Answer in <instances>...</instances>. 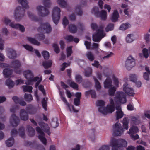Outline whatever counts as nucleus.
<instances>
[{
  "label": "nucleus",
  "instance_id": "nucleus-1",
  "mask_svg": "<svg viewBox=\"0 0 150 150\" xmlns=\"http://www.w3.org/2000/svg\"><path fill=\"white\" fill-rule=\"evenodd\" d=\"M109 104L107 105V107L105 106V102L102 100H98L96 103V105L98 107V111L99 112L104 115L108 113H112L115 110V104L113 99L110 98Z\"/></svg>",
  "mask_w": 150,
  "mask_h": 150
},
{
  "label": "nucleus",
  "instance_id": "nucleus-2",
  "mask_svg": "<svg viewBox=\"0 0 150 150\" xmlns=\"http://www.w3.org/2000/svg\"><path fill=\"white\" fill-rule=\"evenodd\" d=\"M38 124L40 127H37L36 130L39 134V139L43 144L46 145L47 140L45 137V134L43 131L50 135V127L47 124L45 123L42 122H39Z\"/></svg>",
  "mask_w": 150,
  "mask_h": 150
},
{
  "label": "nucleus",
  "instance_id": "nucleus-3",
  "mask_svg": "<svg viewBox=\"0 0 150 150\" xmlns=\"http://www.w3.org/2000/svg\"><path fill=\"white\" fill-rule=\"evenodd\" d=\"M91 26L93 30L96 31V33L93 36V40L96 42H99L101 39L105 36V34L104 31V25L102 24L98 27L97 24L95 23H92L91 25Z\"/></svg>",
  "mask_w": 150,
  "mask_h": 150
},
{
  "label": "nucleus",
  "instance_id": "nucleus-4",
  "mask_svg": "<svg viewBox=\"0 0 150 150\" xmlns=\"http://www.w3.org/2000/svg\"><path fill=\"white\" fill-rule=\"evenodd\" d=\"M24 77L28 80V81L25 82L27 85H31L32 83L37 81L35 86L37 87L41 81V79L38 77H34L33 74L30 70L24 71L23 73Z\"/></svg>",
  "mask_w": 150,
  "mask_h": 150
},
{
  "label": "nucleus",
  "instance_id": "nucleus-5",
  "mask_svg": "<svg viewBox=\"0 0 150 150\" xmlns=\"http://www.w3.org/2000/svg\"><path fill=\"white\" fill-rule=\"evenodd\" d=\"M110 145L112 147V150H123L122 146H127V142L122 139L112 138L110 140Z\"/></svg>",
  "mask_w": 150,
  "mask_h": 150
},
{
  "label": "nucleus",
  "instance_id": "nucleus-6",
  "mask_svg": "<svg viewBox=\"0 0 150 150\" xmlns=\"http://www.w3.org/2000/svg\"><path fill=\"white\" fill-rule=\"evenodd\" d=\"M38 32L42 33H49L52 31L50 25L48 23L41 24L38 29ZM36 38L39 40H42L45 38V36L42 33L36 35Z\"/></svg>",
  "mask_w": 150,
  "mask_h": 150
},
{
  "label": "nucleus",
  "instance_id": "nucleus-7",
  "mask_svg": "<svg viewBox=\"0 0 150 150\" xmlns=\"http://www.w3.org/2000/svg\"><path fill=\"white\" fill-rule=\"evenodd\" d=\"M26 109L28 111V112L24 109H22L20 110L19 117L21 120H27L29 118L28 113L33 114H35L36 111V109L31 105H28L26 107Z\"/></svg>",
  "mask_w": 150,
  "mask_h": 150
},
{
  "label": "nucleus",
  "instance_id": "nucleus-8",
  "mask_svg": "<svg viewBox=\"0 0 150 150\" xmlns=\"http://www.w3.org/2000/svg\"><path fill=\"white\" fill-rule=\"evenodd\" d=\"M3 22L6 25H9L11 27L15 29H19L23 32L25 31V28L23 26L19 24L15 23L13 22H11V20L7 17H5L3 20Z\"/></svg>",
  "mask_w": 150,
  "mask_h": 150
},
{
  "label": "nucleus",
  "instance_id": "nucleus-9",
  "mask_svg": "<svg viewBox=\"0 0 150 150\" xmlns=\"http://www.w3.org/2000/svg\"><path fill=\"white\" fill-rule=\"evenodd\" d=\"M61 11L59 8L57 6L53 8L52 12V18L54 22L57 24L60 17V13Z\"/></svg>",
  "mask_w": 150,
  "mask_h": 150
},
{
  "label": "nucleus",
  "instance_id": "nucleus-10",
  "mask_svg": "<svg viewBox=\"0 0 150 150\" xmlns=\"http://www.w3.org/2000/svg\"><path fill=\"white\" fill-rule=\"evenodd\" d=\"M114 100L116 103L118 104L120 103H125L126 102L125 95L122 92H117L115 95Z\"/></svg>",
  "mask_w": 150,
  "mask_h": 150
},
{
  "label": "nucleus",
  "instance_id": "nucleus-11",
  "mask_svg": "<svg viewBox=\"0 0 150 150\" xmlns=\"http://www.w3.org/2000/svg\"><path fill=\"white\" fill-rule=\"evenodd\" d=\"M25 13L24 10L22 9L20 7H18L14 13L16 20L18 21H20L24 16Z\"/></svg>",
  "mask_w": 150,
  "mask_h": 150
},
{
  "label": "nucleus",
  "instance_id": "nucleus-12",
  "mask_svg": "<svg viewBox=\"0 0 150 150\" xmlns=\"http://www.w3.org/2000/svg\"><path fill=\"white\" fill-rule=\"evenodd\" d=\"M45 7L42 6H38L36 8L38 15L41 17H45L48 16L50 13L49 10Z\"/></svg>",
  "mask_w": 150,
  "mask_h": 150
},
{
  "label": "nucleus",
  "instance_id": "nucleus-13",
  "mask_svg": "<svg viewBox=\"0 0 150 150\" xmlns=\"http://www.w3.org/2000/svg\"><path fill=\"white\" fill-rule=\"evenodd\" d=\"M21 66L20 62L16 60L13 61L11 65V67L13 68L14 71L18 74H20L21 72V70L20 68Z\"/></svg>",
  "mask_w": 150,
  "mask_h": 150
},
{
  "label": "nucleus",
  "instance_id": "nucleus-14",
  "mask_svg": "<svg viewBox=\"0 0 150 150\" xmlns=\"http://www.w3.org/2000/svg\"><path fill=\"white\" fill-rule=\"evenodd\" d=\"M123 132L121 125L118 122L115 123L113 128V134L116 136H120Z\"/></svg>",
  "mask_w": 150,
  "mask_h": 150
},
{
  "label": "nucleus",
  "instance_id": "nucleus-15",
  "mask_svg": "<svg viewBox=\"0 0 150 150\" xmlns=\"http://www.w3.org/2000/svg\"><path fill=\"white\" fill-rule=\"evenodd\" d=\"M134 59L131 57H129L125 62V67L127 70H130L135 65Z\"/></svg>",
  "mask_w": 150,
  "mask_h": 150
},
{
  "label": "nucleus",
  "instance_id": "nucleus-16",
  "mask_svg": "<svg viewBox=\"0 0 150 150\" xmlns=\"http://www.w3.org/2000/svg\"><path fill=\"white\" fill-rule=\"evenodd\" d=\"M19 121L20 119L19 117L15 114H13L11 116L10 119V122L13 126H17L18 125Z\"/></svg>",
  "mask_w": 150,
  "mask_h": 150
},
{
  "label": "nucleus",
  "instance_id": "nucleus-17",
  "mask_svg": "<svg viewBox=\"0 0 150 150\" xmlns=\"http://www.w3.org/2000/svg\"><path fill=\"white\" fill-rule=\"evenodd\" d=\"M123 88L124 91L127 95L130 96H133L134 94L133 90L131 88L129 87L128 84L125 83L123 85Z\"/></svg>",
  "mask_w": 150,
  "mask_h": 150
},
{
  "label": "nucleus",
  "instance_id": "nucleus-18",
  "mask_svg": "<svg viewBox=\"0 0 150 150\" xmlns=\"http://www.w3.org/2000/svg\"><path fill=\"white\" fill-rule=\"evenodd\" d=\"M60 95L62 100L66 104V105H67L70 111H71L72 109L74 112H78V110L75 109L73 106L71 105H69V103L67 102L65 98L63 96L62 93H60Z\"/></svg>",
  "mask_w": 150,
  "mask_h": 150
},
{
  "label": "nucleus",
  "instance_id": "nucleus-19",
  "mask_svg": "<svg viewBox=\"0 0 150 150\" xmlns=\"http://www.w3.org/2000/svg\"><path fill=\"white\" fill-rule=\"evenodd\" d=\"M116 108L117 110L116 112L117 119H118L122 118L124 115V114L121 110L120 106L119 105L116 106Z\"/></svg>",
  "mask_w": 150,
  "mask_h": 150
},
{
  "label": "nucleus",
  "instance_id": "nucleus-20",
  "mask_svg": "<svg viewBox=\"0 0 150 150\" xmlns=\"http://www.w3.org/2000/svg\"><path fill=\"white\" fill-rule=\"evenodd\" d=\"M130 122L132 124L137 125L140 123V120L138 117L131 116L130 117Z\"/></svg>",
  "mask_w": 150,
  "mask_h": 150
},
{
  "label": "nucleus",
  "instance_id": "nucleus-21",
  "mask_svg": "<svg viewBox=\"0 0 150 150\" xmlns=\"http://www.w3.org/2000/svg\"><path fill=\"white\" fill-rule=\"evenodd\" d=\"M64 38L68 42L74 41L76 43H77L79 41V39L76 38H74L72 35H67Z\"/></svg>",
  "mask_w": 150,
  "mask_h": 150
},
{
  "label": "nucleus",
  "instance_id": "nucleus-22",
  "mask_svg": "<svg viewBox=\"0 0 150 150\" xmlns=\"http://www.w3.org/2000/svg\"><path fill=\"white\" fill-rule=\"evenodd\" d=\"M7 55L8 57L11 59H13L17 56L15 51L12 49H9L8 50Z\"/></svg>",
  "mask_w": 150,
  "mask_h": 150
},
{
  "label": "nucleus",
  "instance_id": "nucleus-23",
  "mask_svg": "<svg viewBox=\"0 0 150 150\" xmlns=\"http://www.w3.org/2000/svg\"><path fill=\"white\" fill-rule=\"evenodd\" d=\"M138 132L139 129L138 127L135 126H132L130 127L129 131L127 132V133L130 135L137 133Z\"/></svg>",
  "mask_w": 150,
  "mask_h": 150
},
{
  "label": "nucleus",
  "instance_id": "nucleus-24",
  "mask_svg": "<svg viewBox=\"0 0 150 150\" xmlns=\"http://www.w3.org/2000/svg\"><path fill=\"white\" fill-rule=\"evenodd\" d=\"M18 2L21 5L23 8L27 9L29 8L28 2L27 0H17Z\"/></svg>",
  "mask_w": 150,
  "mask_h": 150
},
{
  "label": "nucleus",
  "instance_id": "nucleus-25",
  "mask_svg": "<svg viewBox=\"0 0 150 150\" xmlns=\"http://www.w3.org/2000/svg\"><path fill=\"white\" fill-rule=\"evenodd\" d=\"M107 16V12L104 10H102L99 13V15L97 17H99L102 20H106Z\"/></svg>",
  "mask_w": 150,
  "mask_h": 150
},
{
  "label": "nucleus",
  "instance_id": "nucleus-26",
  "mask_svg": "<svg viewBox=\"0 0 150 150\" xmlns=\"http://www.w3.org/2000/svg\"><path fill=\"white\" fill-rule=\"evenodd\" d=\"M112 80L109 78L107 79L104 82V87L106 88H109L112 86Z\"/></svg>",
  "mask_w": 150,
  "mask_h": 150
},
{
  "label": "nucleus",
  "instance_id": "nucleus-27",
  "mask_svg": "<svg viewBox=\"0 0 150 150\" xmlns=\"http://www.w3.org/2000/svg\"><path fill=\"white\" fill-rule=\"evenodd\" d=\"M129 122V120L127 118H124L122 121L123 124V127L124 129L126 130L128 129V124Z\"/></svg>",
  "mask_w": 150,
  "mask_h": 150
},
{
  "label": "nucleus",
  "instance_id": "nucleus-28",
  "mask_svg": "<svg viewBox=\"0 0 150 150\" xmlns=\"http://www.w3.org/2000/svg\"><path fill=\"white\" fill-rule=\"evenodd\" d=\"M119 16V14L118 11L115 10L111 18V19L113 22H115L117 21Z\"/></svg>",
  "mask_w": 150,
  "mask_h": 150
},
{
  "label": "nucleus",
  "instance_id": "nucleus-29",
  "mask_svg": "<svg viewBox=\"0 0 150 150\" xmlns=\"http://www.w3.org/2000/svg\"><path fill=\"white\" fill-rule=\"evenodd\" d=\"M125 40L127 43H131L134 40V38L133 35L128 34L126 37Z\"/></svg>",
  "mask_w": 150,
  "mask_h": 150
},
{
  "label": "nucleus",
  "instance_id": "nucleus-30",
  "mask_svg": "<svg viewBox=\"0 0 150 150\" xmlns=\"http://www.w3.org/2000/svg\"><path fill=\"white\" fill-rule=\"evenodd\" d=\"M13 72L12 69L9 68H5L3 71V73L5 77H7L11 75Z\"/></svg>",
  "mask_w": 150,
  "mask_h": 150
},
{
  "label": "nucleus",
  "instance_id": "nucleus-31",
  "mask_svg": "<svg viewBox=\"0 0 150 150\" xmlns=\"http://www.w3.org/2000/svg\"><path fill=\"white\" fill-rule=\"evenodd\" d=\"M52 63V60H49L43 62L42 63V65L45 68L47 69L51 66Z\"/></svg>",
  "mask_w": 150,
  "mask_h": 150
},
{
  "label": "nucleus",
  "instance_id": "nucleus-32",
  "mask_svg": "<svg viewBox=\"0 0 150 150\" xmlns=\"http://www.w3.org/2000/svg\"><path fill=\"white\" fill-rule=\"evenodd\" d=\"M27 128L29 135L30 136H33L35 135V133L34 129L29 125L27 126Z\"/></svg>",
  "mask_w": 150,
  "mask_h": 150
},
{
  "label": "nucleus",
  "instance_id": "nucleus-33",
  "mask_svg": "<svg viewBox=\"0 0 150 150\" xmlns=\"http://www.w3.org/2000/svg\"><path fill=\"white\" fill-rule=\"evenodd\" d=\"M86 55L88 59L91 61H92L95 59L94 55L93 53L91 51L87 52Z\"/></svg>",
  "mask_w": 150,
  "mask_h": 150
},
{
  "label": "nucleus",
  "instance_id": "nucleus-34",
  "mask_svg": "<svg viewBox=\"0 0 150 150\" xmlns=\"http://www.w3.org/2000/svg\"><path fill=\"white\" fill-rule=\"evenodd\" d=\"M27 14L29 17L33 21H38V17L34 15L33 13L30 11L27 12Z\"/></svg>",
  "mask_w": 150,
  "mask_h": 150
},
{
  "label": "nucleus",
  "instance_id": "nucleus-35",
  "mask_svg": "<svg viewBox=\"0 0 150 150\" xmlns=\"http://www.w3.org/2000/svg\"><path fill=\"white\" fill-rule=\"evenodd\" d=\"M14 141L13 137H11L6 141V143L8 147H11L13 144Z\"/></svg>",
  "mask_w": 150,
  "mask_h": 150
},
{
  "label": "nucleus",
  "instance_id": "nucleus-36",
  "mask_svg": "<svg viewBox=\"0 0 150 150\" xmlns=\"http://www.w3.org/2000/svg\"><path fill=\"white\" fill-rule=\"evenodd\" d=\"M67 83L69 86L73 88L78 90V85L74 81H72L71 80H68L67 81Z\"/></svg>",
  "mask_w": 150,
  "mask_h": 150
},
{
  "label": "nucleus",
  "instance_id": "nucleus-37",
  "mask_svg": "<svg viewBox=\"0 0 150 150\" xmlns=\"http://www.w3.org/2000/svg\"><path fill=\"white\" fill-rule=\"evenodd\" d=\"M58 4L62 7L65 8L67 7V4L64 0H57Z\"/></svg>",
  "mask_w": 150,
  "mask_h": 150
},
{
  "label": "nucleus",
  "instance_id": "nucleus-38",
  "mask_svg": "<svg viewBox=\"0 0 150 150\" xmlns=\"http://www.w3.org/2000/svg\"><path fill=\"white\" fill-rule=\"evenodd\" d=\"M131 27V25L128 23H126L122 24L121 25L119 28L120 30H124Z\"/></svg>",
  "mask_w": 150,
  "mask_h": 150
},
{
  "label": "nucleus",
  "instance_id": "nucleus-39",
  "mask_svg": "<svg viewBox=\"0 0 150 150\" xmlns=\"http://www.w3.org/2000/svg\"><path fill=\"white\" fill-rule=\"evenodd\" d=\"M75 12L78 15L81 16L83 12L81 9V6L79 5L77 6L75 8Z\"/></svg>",
  "mask_w": 150,
  "mask_h": 150
},
{
  "label": "nucleus",
  "instance_id": "nucleus-40",
  "mask_svg": "<svg viewBox=\"0 0 150 150\" xmlns=\"http://www.w3.org/2000/svg\"><path fill=\"white\" fill-rule=\"evenodd\" d=\"M85 76L86 77H89L91 76L92 73V69L90 67H87L85 70Z\"/></svg>",
  "mask_w": 150,
  "mask_h": 150
},
{
  "label": "nucleus",
  "instance_id": "nucleus-41",
  "mask_svg": "<svg viewBox=\"0 0 150 150\" xmlns=\"http://www.w3.org/2000/svg\"><path fill=\"white\" fill-rule=\"evenodd\" d=\"M18 134L22 138H24L25 136V129L23 127H20L19 129Z\"/></svg>",
  "mask_w": 150,
  "mask_h": 150
},
{
  "label": "nucleus",
  "instance_id": "nucleus-42",
  "mask_svg": "<svg viewBox=\"0 0 150 150\" xmlns=\"http://www.w3.org/2000/svg\"><path fill=\"white\" fill-rule=\"evenodd\" d=\"M69 29L70 32L72 33H74L77 30L76 27L74 24H70L69 26Z\"/></svg>",
  "mask_w": 150,
  "mask_h": 150
},
{
  "label": "nucleus",
  "instance_id": "nucleus-43",
  "mask_svg": "<svg viewBox=\"0 0 150 150\" xmlns=\"http://www.w3.org/2000/svg\"><path fill=\"white\" fill-rule=\"evenodd\" d=\"M109 88V89L108 90L109 95L110 96H114L116 91L115 87L114 86H111Z\"/></svg>",
  "mask_w": 150,
  "mask_h": 150
},
{
  "label": "nucleus",
  "instance_id": "nucleus-44",
  "mask_svg": "<svg viewBox=\"0 0 150 150\" xmlns=\"http://www.w3.org/2000/svg\"><path fill=\"white\" fill-rule=\"evenodd\" d=\"M27 39L30 42L34 44V45H39L40 44V42L32 38L28 37L27 38Z\"/></svg>",
  "mask_w": 150,
  "mask_h": 150
},
{
  "label": "nucleus",
  "instance_id": "nucleus-45",
  "mask_svg": "<svg viewBox=\"0 0 150 150\" xmlns=\"http://www.w3.org/2000/svg\"><path fill=\"white\" fill-rule=\"evenodd\" d=\"M6 83L10 88H12L14 85L13 82L10 79H8L6 80Z\"/></svg>",
  "mask_w": 150,
  "mask_h": 150
},
{
  "label": "nucleus",
  "instance_id": "nucleus-46",
  "mask_svg": "<svg viewBox=\"0 0 150 150\" xmlns=\"http://www.w3.org/2000/svg\"><path fill=\"white\" fill-rule=\"evenodd\" d=\"M24 99L25 100L28 102H30L33 100L32 95L30 94L26 93L24 96Z\"/></svg>",
  "mask_w": 150,
  "mask_h": 150
},
{
  "label": "nucleus",
  "instance_id": "nucleus-47",
  "mask_svg": "<svg viewBox=\"0 0 150 150\" xmlns=\"http://www.w3.org/2000/svg\"><path fill=\"white\" fill-rule=\"evenodd\" d=\"M93 79L95 81V88L97 90L99 91L101 88L100 83L95 77H93Z\"/></svg>",
  "mask_w": 150,
  "mask_h": 150
},
{
  "label": "nucleus",
  "instance_id": "nucleus-48",
  "mask_svg": "<svg viewBox=\"0 0 150 150\" xmlns=\"http://www.w3.org/2000/svg\"><path fill=\"white\" fill-rule=\"evenodd\" d=\"M91 12L92 13L94 14L96 17L99 15V13L100 12L99 11V9L98 7H93L92 11Z\"/></svg>",
  "mask_w": 150,
  "mask_h": 150
},
{
  "label": "nucleus",
  "instance_id": "nucleus-49",
  "mask_svg": "<svg viewBox=\"0 0 150 150\" xmlns=\"http://www.w3.org/2000/svg\"><path fill=\"white\" fill-rule=\"evenodd\" d=\"M22 87L24 91H28L30 92H32L33 88L32 86H23Z\"/></svg>",
  "mask_w": 150,
  "mask_h": 150
},
{
  "label": "nucleus",
  "instance_id": "nucleus-50",
  "mask_svg": "<svg viewBox=\"0 0 150 150\" xmlns=\"http://www.w3.org/2000/svg\"><path fill=\"white\" fill-rule=\"evenodd\" d=\"M137 77L136 75L134 74H131L129 75V79L131 81L133 82H135L137 80Z\"/></svg>",
  "mask_w": 150,
  "mask_h": 150
},
{
  "label": "nucleus",
  "instance_id": "nucleus-51",
  "mask_svg": "<svg viewBox=\"0 0 150 150\" xmlns=\"http://www.w3.org/2000/svg\"><path fill=\"white\" fill-rule=\"evenodd\" d=\"M105 54L106 55L103 57V59H108L112 57L114 55L113 53L111 52H106Z\"/></svg>",
  "mask_w": 150,
  "mask_h": 150
},
{
  "label": "nucleus",
  "instance_id": "nucleus-52",
  "mask_svg": "<svg viewBox=\"0 0 150 150\" xmlns=\"http://www.w3.org/2000/svg\"><path fill=\"white\" fill-rule=\"evenodd\" d=\"M75 79L76 81L78 83H81L82 81V76L79 74H77L75 76Z\"/></svg>",
  "mask_w": 150,
  "mask_h": 150
},
{
  "label": "nucleus",
  "instance_id": "nucleus-53",
  "mask_svg": "<svg viewBox=\"0 0 150 150\" xmlns=\"http://www.w3.org/2000/svg\"><path fill=\"white\" fill-rule=\"evenodd\" d=\"M59 125V123L58 122V120L57 118L54 119V120L51 123L52 126L54 128H55L58 126Z\"/></svg>",
  "mask_w": 150,
  "mask_h": 150
},
{
  "label": "nucleus",
  "instance_id": "nucleus-54",
  "mask_svg": "<svg viewBox=\"0 0 150 150\" xmlns=\"http://www.w3.org/2000/svg\"><path fill=\"white\" fill-rule=\"evenodd\" d=\"M52 47L54 50V51L56 53H58L59 52L60 49L57 44L54 43L52 45Z\"/></svg>",
  "mask_w": 150,
  "mask_h": 150
},
{
  "label": "nucleus",
  "instance_id": "nucleus-55",
  "mask_svg": "<svg viewBox=\"0 0 150 150\" xmlns=\"http://www.w3.org/2000/svg\"><path fill=\"white\" fill-rule=\"evenodd\" d=\"M92 65L97 68H99L100 69H102V66L99 63V62L97 61H94V62L92 64Z\"/></svg>",
  "mask_w": 150,
  "mask_h": 150
},
{
  "label": "nucleus",
  "instance_id": "nucleus-56",
  "mask_svg": "<svg viewBox=\"0 0 150 150\" xmlns=\"http://www.w3.org/2000/svg\"><path fill=\"white\" fill-rule=\"evenodd\" d=\"M42 54L45 59H48L49 58V54L48 52L47 51H43L42 52Z\"/></svg>",
  "mask_w": 150,
  "mask_h": 150
},
{
  "label": "nucleus",
  "instance_id": "nucleus-57",
  "mask_svg": "<svg viewBox=\"0 0 150 150\" xmlns=\"http://www.w3.org/2000/svg\"><path fill=\"white\" fill-rule=\"evenodd\" d=\"M72 47L70 46L68 47L67 49V56L69 57L70 56L72 53Z\"/></svg>",
  "mask_w": 150,
  "mask_h": 150
},
{
  "label": "nucleus",
  "instance_id": "nucleus-58",
  "mask_svg": "<svg viewBox=\"0 0 150 150\" xmlns=\"http://www.w3.org/2000/svg\"><path fill=\"white\" fill-rule=\"evenodd\" d=\"M143 55L145 58H147L149 57L148 50L146 48H144L142 50Z\"/></svg>",
  "mask_w": 150,
  "mask_h": 150
},
{
  "label": "nucleus",
  "instance_id": "nucleus-59",
  "mask_svg": "<svg viewBox=\"0 0 150 150\" xmlns=\"http://www.w3.org/2000/svg\"><path fill=\"white\" fill-rule=\"evenodd\" d=\"M114 28V25L113 24H110L108 25L105 28L106 31L108 32L110 30H112Z\"/></svg>",
  "mask_w": 150,
  "mask_h": 150
},
{
  "label": "nucleus",
  "instance_id": "nucleus-60",
  "mask_svg": "<svg viewBox=\"0 0 150 150\" xmlns=\"http://www.w3.org/2000/svg\"><path fill=\"white\" fill-rule=\"evenodd\" d=\"M50 0H43V4L45 7H49L51 5Z\"/></svg>",
  "mask_w": 150,
  "mask_h": 150
},
{
  "label": "nucleus",
  "instance_id": "nucleus-61",
  "mask_svg": "<svg viewBox=\"0 0 150 150\" xmlns=\"http://www.w3.org/2000/svg\"><path fill=\"white\" fill-rule=\"evenodd\" d=\"M42 103L43 108L45 111L47 110V109L46 107L47 106V103L45 98H43L42 99Z\"/></svg>",
  "mask_w": 150,
  "mask_h": 150
},
{
  "label": "nucleus",
  "instance_id": "nucleus-62",
  "mask_svg": "<svg viewBox=\"0 0 150 150\" xmlns=\"http://www.w3.org/2000/svg\"><path fill=\"white\" fill-rule=\"evenodd\" d=\"M70 63H67L64 62L62 64V67L61 68L60 70L63 71L64 70L65 68L67 67L68 66L70 65Z\"/></svg>",
  "mask_w": 150,
  "mask_h": 150
},
{
  "label": "nucleus",
  "instance_id": "nucleus-63",
  "mask_svg": "<svg viewBox=\"0 0 150 150\" xmlns=\"http://www.w3.org/2000/svg\"><path fill=\"white\" fill-rule=\"evenodd\" d=\"M62 23L64 28H65L66 26L69 23L66 17H64L63 18Z\"/></svg>",
  "mask_w": 150,
  "mask_h": 150
},
{
  "label": "nucleus",
  "instance_id": "nucleus-64",
  "mask_svg": "<svg viewBox=\"0 0 150 150\" xmlns=\"http://www.w3.org/2000/svg\"><path fill=\"white\" fill-rule=\"evenodd\" d=\"M110 146L108 145H104L100 148L99 150H110Z\"/></svg>",
  "mask_w": 150,
  "mask_h": 150
}]
</instances>
